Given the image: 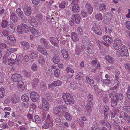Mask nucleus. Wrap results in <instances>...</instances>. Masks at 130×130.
I'll return each instance as SVG.
<instances>
[{
	"mask_svg": "<svg viewBox=\"0 0 130 130\" xmlns=\"http://www.w3.org/2000/svg\"><path fill=\"white\" fill-rule=\"evenodd\" d=\"M90 27L91 30L94 33L98 36H100L102 35V31L100 26L98 23L95 22H92Z\"/></svg>",
	"mask_w": 130,
	"mask_h": 130,
	"instance_id": "obj_1",
	"label": "nucleus"
},
{
	"mask_svg": "<svg viewBox=\"0 0 130 130\" xmlns=\"http://www.w3.org/2000/svg\"><path fill=\"white\" fill-rule=\"evenodd\" d=\"M63 98L67 104H72L74 102L73 97L71 94L68 93H63L62 94Z\"/></svg>",
	"mask_w": 130,
	"mask_h": 130,
	"instance_id": "obj_2",
	"label": "nucleus"
},
{
	"mask_svg": "<svg viewBox=\"0 0 130 130\" xmlns=\"http://www.w3.org/2000/svg\"><path fill=\"white\" fill-rule=\"evenodd\" d=\"M67 107L64 106H57L54 109L53 113L55 115H58L61 112V111H63L67 109Z\"/></svg>",
	"mask_w": 130,
	"mask_h": 130,
	"instance_id": "obj_3",
	"label": "nucleus"
},
{
	"mask_svg": "<svg viewBox=\"0 0 130 130\" xmlns=\"http://www.w3.org/2000/svg\"><path fill=\"white\" fill-rule=\"evenodd\" d=\"M93 105L91 103H89L85 107V112L86 114L90 116L91 115L93 107Z\"/></svg>",
	"mask_w": 130,
	"mask_h": 130,
	"instance_id": "obj_4",
	"label": "nucleus"
},
{
	"mask_svg": "<svg viewBox=\"0 0 130 130\" xmlns=\"http://www.w3.org/2000/svg\"><path fill=\"white\" fill-rule=\"evenodd\" d=\"M7 40L5 42L7 44L10 46L14 44V43L16 42V40L15 37L12 35L9 36L7 38Z\"/></svg>",
	"mask_w": 130,
	"mask_h": 130,
	"instance_id": "obj_5",
	"label": "nucleus"
},
{
	"mask_svg": "<svg viewBox=\"0 0 130 130\" xmlns=\"http://www.w3.org/2000/svg\"><path fill=\"white\" fill-rule=\"evenodd\" d=\"M123 98V95L122 94H120L118 95L117 93L114 92V106L117 105V102L119 100H122Z\"/></svg>",
	"mask_w": 130,
	"mask_h": 130,
	"instance_id": "obj_6",
	"label": "nucleus"
},
{
	"mask_svg": "<svg viewBox=\"0 0 130 130\" xmlns=\"http://www.w3.org/2000/svg\"><path fill=\"white\" fill-rule=\"evenodd\" d=\"M122 40L119 39H116L114 40V49L118 50L122 46Z\"/></svg>",
	"mask_w": 130,
	"mask_h": 130,
	"instance_id": "obj_7",
	"label": "nucleus"
},
{
	"mask_svg": "<svg viewBox=\"0 0 130 130\" xmlns=\"http://www.w3.org/2000/svg\"><path fill=\"white\" fill-rule=\"evenodd\" d=\"M30 96L31 100L34 102H36L39 98V94L35 92H31L30 93Z\"/></svg>",
	"mask_w": 130,
	"mask_h": 130,
	"instance_id": "obj_8",
	"label": "nucleus"
},
{
	"mask_svg": "<svg viewBox=\"0 0 130 130\" xmlns=\"http://www.w3.org/2000/svg\"><path fill=\"white\" fill-rule=\"evenodd\" d=\"M22 77L21 75L17 73L13 74L11 77V80L14 82H19L21 81Z\"/></svg>",
	"mask_w": 130,
	"mask_h": 130,
	"instance_id": "obj_9",
	"label": "nucleus"
},
{
	"mask_svg": "<svg viewBox=\"0 0 130 130\" xmlns=\"http://www.w3.org/2000/svg\"><path fill=\"white\" fill-rule=\"evenodd\" d=\"M37 50L42 54L44 56H47L48 55V53L47 52V50L45 48H43L40 45H38Z\"/></svg>",
	"mask_w": 130,
	"mask_h": 130,
	"instance_id": "obj_10",
	"label": "nucleus"
},
{
	"mask_svg": "<svg viewBox=\"0 0 130 130\" xmlns=\"http://www.w3.org/2000/svg\"><path fill=\"white\" fill-rule=\"evenodd\" d=\"M10 14V19L11 20L13 23L17 22L18 20V18L17 14L13 11H11Z\"/></svg>",
	"mask_w": 130,
	"mask_h": 130,
	"instance_id": "obj_11",
	"label": "nucleus"
},
{
	"mask_svg": "<svg viewBox=\"0 0 130 130\" xmlns=\"http://www.w3.org/2000/svg\"><path fill=\"white\" fill-rule=\"evenodd\" d=\"M62 82L60 80H57L53 82L51 84L48 85V86L49 89H50L53 87L59 86L61 85Z\"/></svg>",
	"mask_w": 130,
	"mask_h": 130,
	"instance_id": "obj_12",
	"label": "nucleus"
},
{
	"mask_svg": "<svg viewBox=\"0 0 130 130\" xmlns=\"http://www.w3.org/2000/svg\"><path fill=\"white\" fill-rule=\"evenodd\" d=\"M71 19L77 24H78L80 20L79 15L77 14H74L72 15Z\"/></svg>",
	"mask_w": 130,
	"mask_h": 130,
	"instance_id": "obj_13",
	"label": "nucleus"
},
{
	"mask_svg": "<svg viewBox=\"0 0 130 130\" xmlns=\"http://www.w3.org/2000/svg\"><path fill=\"white\" fill-rule=\"evenodd\" d=\"M85 7L88 12L89 14H91L93 11V8L91 4L89 3H86L85 5Z\"/></svg>",
	"mask_w": 130,
	"mask_h": 130,
	"instance_id": "obj_14",
	"label": "nucleus"
},
{
	"mask_svg": "<svg viewBox=\"0 0 130 130\" xmlns=\"http://www.w3.org/2000/svg\"><path fill=\"white\" fill-rule=\"evenodd\" d=\"M7 29L9 34H12L14 32L15 28L12 22H11V23L8 25Z\"/></svg>",
	"mask_w": 130,
	"mask_h": 130,
	"instance_id": "obj_15",
	"label": "nucleus"
},
{
	"mask_svg": "<svg viewBox=\"0 0 130 130\" xmlns=\"http://www.w3.org/2000/svg\"><path fill=\"white\" fill-rule=\"evenodd\" d=\"M53 120H50V121H45V123L43 126V127L46 129L51 128L53 125Z\"/></svg>",
	"mask_w": 130,
	"mask_h": 130,
	"instance_id": "obj_16",
	"label": "nucleus"
},
{
	"mask_svg": "<svg viewBox=\"0 0 130 130\" xmlns=\"http://www.w3.org/2000/svg\"><path fill=\"white\" fill-rule=\"evenodd\" d=\"M50 41L54 46H58V43L59 42L58 38L56 37H51L50 38Z\"/></svg>",
	"mask_w": 130,
	"mask_h": 130,
	"instance_id": "obj_17",
	"label": "nucleus"
},
{
	"mask_svg": "<svg viewBox=\"0 0 130 130\" xmlns=\"http://www.w3.org/2000/svg\"><path fill=\"white\" fill-rule=\"evenodd\" d=\"M30 19V24L34 27H36L38 25V23L35 18L33 16H31L29 18Z\"/></svg>",
	"mask_w": 130,
	"mask_h": 130,
	"instance_id": "obj_18",
	"label": "nucleus"
},
{
	"mask_svg": "<svg viewBox=\"0 0 130 130\" xmlns=\"http://www.w3.org/2000/svg\"><path fill=\"white\" fill-rule=\"evenodd\" d=\"M71 38L74 42H77L79 40V38L77 34L73 32H72L71 34Z\"/></svg>",
	"mask_w": 130,
	"mask_h": 130,
	"instance_id": "obj_19",
	"label": "nucleus"
},
{
	"mask_svg": "<svg viewBox=\"0 0 130 130\" xmlns=\"http://www.w3.org/2000/svg\"><path fill=\"white\" fill-rule=\"evenodd\" d=\"M61 52L63 58L66 60H68L69 59V56L67 51L65 49H62Z\"/></svg>",
	"mask_w": 130,
	"mask_h": 130,
	"instance_id": "obj_20",
	"label": "nucleus"
},
{
	"mask_svg": "<svg viewBox=\"0 0 130 130\" xmlns=\"http://www.w3.org/2000/svg\"><path fill=\"white\" fill-rule=\"evenodd\" d=\"M53 62L55 64H57L60 61V57L56 54H54L52 58Z\"/></svg>",
	"mask_w": 130,
	"mask_h": 130,
	"instance_id": "obj_21",
	"label": "nucleus"
},
{
	"mask_svg": "<svg viewBox=\"0 0 130 130\" xmlns=\"http://www.w3.org/2000/svg\"><path fill=\"white\" fill-rule=\"evenodd\" d=\"M90 41L87 36H84L83 38V43L87 45L90 44Z\"/></svg>",
	"mask_w": 130,
	"mask_h": 130,
	"instance_id": "obj_22",
	"label": "nucleus"
},
{
	"mask_svg": "<svg viewBox=\"0 0 130 130\" xmlns=\"http://www.w3.org/2000/svg\"><path fill=\"white\" fill-rule=\"evenodd\" d=\"M88 46L87 45V47H85V49L86 51L89 54H91L93 53L94 49L93 46L90 44L88 45Z\"/></svg>",
	"mask_w": 130,
	"mask_h": 130,
	"instance_id": "obj_23",
	"label": "nucleus"
},
{
	"mask_svg": "<svg viewBox=\"0 0 130 130\" xmlns=\"http://www.w3.org/2000/svg\"><path fill=\"white\" fill-rule=\"evenodd\" d=\"M30 58L32 59H36L38 57V53L37 51L31 52L29 54Z\"/></svg>",
	"mask_w": 130,
	"mask_h": 130,
	"instance_id": "obj_24",
	"label": "nucleus"
},
{
	"mask_svg": "<svg viewBox=\"0 0 130 130\" xmlns=\"http://www.w3.org/2000/svg\"><path fill=\"white\" fill-rule=\"evenodd\" d=\"M39 81V79L38 78H34L31 82L32 86L35 88L37 87L38 85Z\"/></svg>",
	"mask_w": 130,
	"mask_h": 130,
	"instance_id": "obj_25",
	"label": "nucleus"
},
{
	"mask_svg": "<svg viewBox=\"0 0 130 130\" xmlns=\"http://www.w3.org/2000/svg\"><path fill=\"white\" fill-rule=\"evenodd\" d=\"M40 41L41 43L47 49L49 47V46L48 45V43L46 39L44 38H41L40 39Z\"/></svg>",
	"mask_w": 130,
	"mask_h": 130,
	"instance_id": "obj_26",
	"label": "nucleus"
},
{
	"mask_svg": "<svg viewBox=\"0 0 130 130\" xmlns=\"http://www.w3.org/2000/svg\"><path fill=\"white\" fill-rule=\"evenodd\" d=\"M80 8L78 4H74L72 7V11L74 13H77L79 11Z\"/></svg>",
	"mask_w": 130,
	"mask_h": 130,
	"instance_id": "obj_27",
	"label": "nucleus"
},
{
	"mask_svg": "<svg viewBox=\"0 0 130 130\" xmlns=\"http://www.w3.org/2000/svg\"><path fill=\"white\" fill-rule=\"evenodd\" d=\"M20 43L23 48L25 50H27L29 48L30 46L29 43L27 42L23 41H21Z\"/></svg>",
	"mask_w": 130,
	"mask_h": 130,
	"instance_id": "obj_28",
	"label": "nucleus"
},
{
	"mask_svg": "<svg viewBox=\"0 0 130 130\" xmlns=\"http://www.w3.org/2000/svg\"><path fill=\"white\" fill-rule=\"evenodd\" d=\"M18 87L21 92H23L24 89V85L23 82L21 81L18 82Z\"/></svg>",
	"mask_w": 130,
	"mask_h": 130,
	"instance_id": "obj_29",
	"label": "nucleus"
},
{
	"mask_svg": "<svg viewBox=\"0 0 130 130\" xmlns=\"http://www.w3.org/2000/svg\"><path fill=\"white\" fill-rule=\"evenodd\" d=\"M104 40L106 42L110 43L112 42V38L108 36L104 35L102 37Z\"/></svg>",
	"mask_w": 130,
	"mask_h": 130,
	"instance_id": "obj_30",
	"label": "nucleus"
},
{
	"mask_svg": "<svg viewBox=\"0 0 130 130\" xmlns=\"http://www.w3.org/2000/svg\"><path fill=\"white\" fill-rule=\"evenodd\" d=\"M8 22L7 19H4L1 22V26L2 28H6L8 26Z\"/></svg>",
	"mask_w": 130,
	"mask_h": 130,
	"instance_id": "obj_31",
	"label": "nucleus"
},
{
	"mask_svg": "<svg viewBox=\"0 0 130 130\" xmlns=\"http://www.w3.org/2000/svg\"><path fill=\"white\" fill-rule=\"evenodd\" d=\"M24 12L25 15L27 16H29L32 13L31 8L29 7L25 9Z\"/></svg>",
	"mask_w": 130,
	"mask_h": 130,
	"instance_id": "obj_32",
	"label": "nucleus"
},
{
	"mask_svg": "<svg viewBox=\"0 0 130 130\" xmlns=\"http://www.w3.org/2000/svg\"><path fill=\"white\" fill-rule=\"evenodd\" d=\"M127 114L126 112L122 111L120 113V115L118 116V117L120 119L124 120L127 116Z\"/></svg>",
	"mask_w": 130,
	"mask_h": 130,
	"instance_id": "obj_33",
	"label": "nucleus"
},
{
	"mask_svg": "<svg viewBox=\"0 0 130 130\" xmlns=\"http://www.w3.org/2000/svg\"><path fill=\"white\" fill-rule=\"evenodd\" d=\"M30 31L34 36L36 37L38 35V31L37 29L33 27H31L30 29Z\"/></svg>",
	"mask_w": 130,
	"mask_h": 130,
	"instance_id": "obj_34",
	"label": "nucleus"
},
{
	"mask_svg": "<svg viewBox=\"0 0 130 130\" xmlns=\"http://www.w3.org/2000/svg\"><path fill=\"white\" fill-rule=\"evenodd\" d=\"M86 77L88 84L90 86H92L94 84V80L88 76H86Z\"/></svg>",
	"mask_w": 130,
	"mask_h": 130,
	"instance_id": "obj_35",
	"label": "nucleus"
},
{
	"mask_svg": "<svg viewBox=\"0 0 130 130\" xmlns=\"http://www.w3.org/2000/svg\"><path fill=\"white\" fill-rule=\"evenodd\" d=\"M45 59L43 56L41 55L39 57L38 62L41 65H43L45 63Z\"/></svg>",
	"mask_w": 130,
	"mask_h": 130,
	"instance_id": "obj_36",
	"label": "nucleus"
},
{
	"mask_svg": "<svg viewBox=\"0 0 130 130\" xmlns=\"http://www.w3.org/2000/svg\"><path fill=\"white\" fill-rule=\"evenodd\" d=\"M22 25H23V26L24 27L23 28V32L25 33L28 32L30 29L24 23H22Z\"/></svg>",
	"mask_w": 130,
	"mask_h": 130,
	"instance_id": "obj_37",
	"label": "nucleus"
},
{
	"mask_svg": "<svg viewBox=\"0 0 130 130\" xmlns=\"http://www.w3.org/2000/svg\"><path fill=\"white\" fill-rule=\"evenodd\" d=\"M64 117L67 120L71 121L72 119V117L70 114L68 112L65 113Z\"/></svg>",
	"mask_w": 130,
	"mask_h": 130,
	"instance_id": "obj_38",
	"label": "nucleus"
},
{
	"mask_svg": "<svg viewBox=\"0 0 130 130\" xmlns=\"http://www.w3.org/2000/svg\"><path fill=\"white\" fill-rule=\"evenodd\" d=\"M22 100L23 102H28L29 101V98L28 96L26 94L23 95L21 97Z\"/></svg>",
	"mask_w": 130,
	"mask_h": 130,
	"instance_id": "obj_39",
	"label": "nucleus"
},
{
	"mask_svg": "<svg viewBox=\"0 0 130 130\" xmlns=\"http://www.w3.org/2000/svg\"><path fill=\"white\" fill-rule=\"evenodd\" d=\"M104 115L105 116V118H106L107 116V115L108 112V110L109 109V107L107 106H105L104 107Z\"/></svg>",
	"mask_w": 130,
	"mask_h": 130,
	"instance_id": "obj_40",
	"label": "nucleus"
},
{
	"mask_svg": "<svg viewBox=\"0 0 130 130\" xmlns=\"http://www.w3.org/2000/svg\"><path fill=\"white\" fill-rule=\"evenodd\" d=\"M23 25H22V24H21V25L18 26L17 27V31L18 32L19 34H22L23 32V29L24 27Z\"/></svg>",
	"mask_w": 130,
	"mask_h": 130,
	"instance_id": "obj_41",
	"label": "nucleus"
},
{
	"mask_svg": "<svg viewBox=\"0 0 130 130\" xmlns=\"http://www.w3.org/2000/svg\"><path fill=\"white\" fill-rule=\"evenodd\" d=\"M5 90L3 88H0V98H3L5 95Z\"/></svg>",
	"mask_w": 130,
	"mask_h": 130,
	"instance_id": "obj_42",
	"label": "nucleus"
},
{
	"mask_svg": "<svg viewBox=\"0 0 130 130\" xmlns=\"http://www.w3.org/2000/svg\"><path fill=\"white\" fill-rule=\"evenodd\" d=\"M95 18L98 21L101 20L103 19L102 15L100 13L95 14Z\"/></svg>",
	"mask_w": 130,
	"mask_h": 130,
	"instance_id": "obj_43",
	"label": "nucleus"
},
{
	"mask_svg": "<svg viewBox=\"0 0 130 130\" xmlns=\"http://www.w3.org/2000/svg\"><path fill=\"white\" fill-rule=\"evenodd\" d=\"M11 100L12 102L14 103H17L19 101V98L15 95H14L13 97L11 98Z\"/></svg>",
	"mask_w": 130,
	"mask_h": 130,
	"instance_id": "obj_44",
	"label": "nucleus"
},
{
	"mask_svg": "<svg viewBox=\"0 0 130 130\" xmlns=\"http://www.w3.org/2000/svg\"><path fill=\"white\" fill-rule=\"evenodd\" d=\"M83 77V74L81 72H78L76 76V79L78 80H80L82 79Z\"/></svg>",
	"mask_w": 130,
	"mask_h": 130,
	"instance_id": "obj_45",
	"label": "nucleus"
},
{
	"mask_svg": "<svg viewBox=\"0 0 130 130\" xmlns=\"http://www.w3.org/2000/svg\"><path fill=\"white\" fill-rule=\"evenodd\" d=\"M110 14L108 13H105L104 15V20H106L108 21H110Z\"/></svg>",
	"mask_w": 130,
	"mask_h": 130,
	"instance_id": "obj_46",
	"label": "nucleus"
},
{
	"mask_svg": "<svg viewBox=\"0 0 130 130\" xmlns=\"http://www.w3.org/2000/svg\"><path fill=\"white\" fill-rule=\"evenodd\" d=\"M54 74L56 78H58L60 74V71L59 69L57 68L55 70Z\"/></svg>",
	"mask_w": 130,
	"mask_h": 130,
	"instance_id": "obj_47",
	"label": "nucleus"
},
{
	"mask_svg": "<svg viewBox=\"0 0 130 130\" xmlns=\"http://www.w3.org/2000/svg\"><path fill=\"white\" fill-rule=\"evenodd\" d=\"M99 47L100 48L99 50H100V52L101 54L103 55H106V51L105 50V49L104 48H103L102 49L101 47V46L100 45V44H99Z\"/></svg>",
	"mask_w": 130,
	"mask_h": 130,
	"instance_id": "obj_48",
	"label": "nucleus"
},
{
	"mask_svg": "<svg viewBox=\"0 0 130 130\" xmlns=\"http://www.w3.org/2000/svg\"><path fill=\"white\" fill-rule=\"evenodd\" d=\"M105 59L107 61L111 63H113V59L109 55L106 56Z\"/></svg>",
	"mask_w": 130,
	"mask_h": 130,
	"instance_id": "obj_49",
	"label": "nucleus"
},
{
	"mask_svg": "<svg viewBox=\"0 0 130 130\" xmlns=\"http://www.w3.org/2000/svg\"><path fill=\"white\" fill-rule=\"evenodd\" d=\"M22 22H26L27 20L26 17L25 16L23 13L19 16Z\"/></svg>",
	"mask_w": 130,
	"mask_h": 130,
	"instance_id": "obj_50",
	"label": "nucleus"
},
{
	"mask_svg": "<svg viewBox=\"0 0 130 130\" xmlns=\"http://www.w3.org/2000/svg\"><path fill=\"white\" fill-rule=\"evenodd\" d=\"M35 122L36 123L39 124L41 121V119L38 115L34 116Z\"/></svg>",
	"mask_w": 130,
	"mask_h": 130,
	"instance_id": "obj_51",
	"label": "nucleus"
},
{
	"mask_svg": "<svg viewBox=\"0 0 130 130\" xmlns=\"http://www.w3.org/2000/svg\"><path fill=\"white\" fill-rule=\"evenodd\" d=\"M103 103L105 104L108 103V96L106 94L105 95L103 98Z\"/></svg>",
	"mask_w": 130,
	"mask_h": 130,
	"instance_id": "obj_52",
	"label": "nucleus"
},
{
	"mask_svg": "<svg viewBox=\"0 0 130 130\" xmlns=\"http://www.w3.org/2000/svg\"><path fill=\"white\" fill-rule=\"evenodd\" d=\"M76 31L78 35L81 36L83 34V30L81 27H78L76 29Z\"/></svg>",
	"mask_w": 130,
	"mask_h": 130,
	"instance_id": "obj_53",
	"label": "nucleus"
},
{
	"mask_svg": "<svg viewBox=\"0 0 130 130\" xmlns=\"http://www.w3.org/2000/svg\"><path fill=\"white\" fill-rule=\"evenodd\" d=\"M106 8V5L103 4H101L99 6V9L101 11H103L105 10Z\"/></svg>",
	"mask_w": 130,
	"mask_h": 130,
	"instance_id": "obj_54",
	"label": "nucleus"
},
{
	"mask_svg": "<svg viewBox=\"0 0 130 130\" xmlns=\"http://www.w3.org/2000/svg\"><path fill=\"white\" fill-rule=\"evenodd\" d=\"M124 66L127 72L130 74V64L129 63H125L124 64Z\"/></svg>",
	"mask_w": 130,
	"mask_h": 130,
	"instance_id": "obj_55",
	"label": "nucleus"
},
{
	"mask_svg": "<svg viewBox=\"0 0 130 130\" xmlns=\"http://www.w3.org/2000/svg\"><path fill=\"white\" fill-rule=\"evenodd\" d=\"M123 109L125 111L130 113V106H129L127 105H125L123 107Z\"/></svg>",
	"mask_w": 130,
	"mask_h": 130,
	"instance_id": "obj_56",
	"label": "nucleus"
},
{
	"mask_svg": "<svg viewBox=\"0 0 130 130\" xmlns=\"http://www.w3.org/2000/svg\"><path fill=\"white\" fill-rule=\"evenodd\" d=\"M8 64L9 65L12 66L15 63L14 59L12 58L8 59Z\"/></svg>",
	"mask_w": 130,
	"mask_h": 130,
	"instance_id": "obj_57",
	"label": "nucleus"
},
{
	"mask_svg": "<svg viewBox=\"0 0 130 130\" xmlns=\"http://www.w3.org/2000/svg\"><path fill=\"white\" fill-rule=\"evenodd\" d=\"M75 52L77 55H78L81 52L80 48L78 45H76Z\"/></svg>",
	"mask_w": 130,
	"mask_h": 130,
	"instance_id": "obj_58",
	"label": "nucleus"
},
{
	"mask_svg": "<svg viewBox=\"0 0 130 130\" xmlns=\"http://www.w3.org/2000/svg\"><path fill=\"white\" fill-rule=\"evenodd\" d=\"M111 28L110 29V27H109L108 28V30H107V26H105L103 28V30H104L105 32H106V33H107V32L108 31L109 33H110L112 32V30L111 29V27H110Z\"/></svg>",
	"mask_w": 130,
	"mask_h": 130,
	"instance_id": "obj_59",
	"label": "nucleus"
},
{
	"mask_svg": "<svg viewBox=\"0 0 130 130\" xmlns=\"http://www.w3.org/2000/svg\"><path fill=\"white\" fill-rule=\"evenodd\" d=\"M120 50L124 52V53H128V52L127 47L125 45H123Z\"/></svg>",
	"mask_w": 130,
	"mask_h": 130,
	"instance_id": "obj_60",
	"label": "nucleus"
},
{
	"mask_svg": "<svg viewBox=\"0 0 130 130\" xmlns=\"http://www.w3.org/2000/svg\"><path fill=\"white\" fill-rule=\"evenodd\" d=\"M15 51V49L14 48H11L7 49L6 52L8 53V54H11L13 52H14Z\"/></svg>",
	"mask_w": 130,
	"mask_h": 130,
	"instance_id": "obj_61",
	"label": "nucleus"
},
{
	"mask_svg": "<svg viewBox=\"0 0 130 130\" xmlns=\"http://www.w3.org/2000/svg\"><path fill=\"white\" fill-rule=\"evenodd\" d=\"M41 101L42 106L49 103L46 98H43L41 100Z\"/></svg>",
	"mask_w": 130,
	"mask_h": 130,
	"instance_id": "obj_62",
	"label": "nucleus"
},
{
	"mask_svg": "<svg viewBox=\"0 0 130 130\" xmlns=\"http://www.w3.org/2000/svg\"><path fill=\"white\" fill-rule=\"evenodd\" d=\"M49 106V103L46 104V105H45L42 106L43 107V109L45 111H48V110Z\"/></svg>",
	"mask_w": 130,
	"mask_h": 130,
	"instance_id": "obj_63",
	"label": "nucleus"
},
{
	"mask_svg": "<svg viewBox=\"0 0 130 130\" xmlns=\"http://www.w3.org/2000/svg\"><path fill=\"white\" fill-rule=\"evenodd\" d=\"M126 95L128 98L130 100V85L128 86V90L126 92Z\"/></svg>",
	"mask_w": 130,
	"mask_h": 130,
	"instance_id": "obj_64",
	"label": "nucleus"
}]
</instances>
